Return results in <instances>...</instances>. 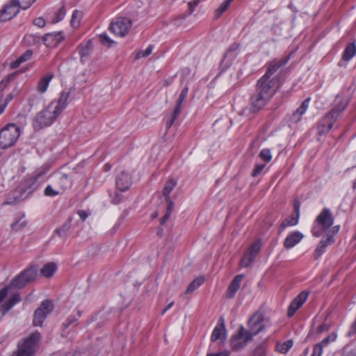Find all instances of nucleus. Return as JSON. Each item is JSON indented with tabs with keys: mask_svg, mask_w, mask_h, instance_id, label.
<instances>
[{
	"mask_svg": "<svg viewBox=\"0 0 356 356\" xmlns=\"http://www.w3.org/2000/svg\"><path fill=\"white\" fill-rule=\"evenodd\" d=\"M179 114L180 111H179V108H175L172 113L170 115L169 119L166 120L165 127L167 130H168L175 123L176 120L178 118Z\"/></svg>",
	"mask_w": 356,
	"mask_h": 356,
	"instance_id": "obj_42",
	"label": "nucleus"
},
{
	"mask_svg": "<svg viewBox=\"0 0 356 356\" xmlns=\"http://www.w3.org/2000/svg\"><path fill=\"white\" fill-rule=\"evenodd\" d=\"M122 196L120 194L116 193L115 197L113 200L114 204H118L122 202Z\"/></svg>",
	"mask_w": 356,
	"mask_h": 356,
	"instance_id": "obj_62",
	"label": "nucleus"
},
{
	"mask_svg": "<svg viewBox=\"0 0 356 356\" xmlns=\"http://www.w3.org/2000/svg\"><path fill=\"white\" fill-rule=\"evenodd\" d=\"M259 157L265 162H270L272 159L271 152L269 149L265 148L261 150Z\"/></svg>",
	"mask_w": 356,
	"mask_h": 356,
	"instance_id": "obj_46",
	"label": "nucleus"
},
{
	"mask_svg": "<svg viewBox=\"0 0 356 356\" xmlns=\"http://www.w3.org/2000/svg\"><path fill=\"white\" fill-rule=\"evenodd\" d=\"M21 134L20 127L9 123L0 129V149H6L13 146Z\"/></svg>",
	"mask_w": 356,
	"mask_h": 356,
	"instance_id": "obj_5",
	"label": "nucleus"
},
{
	"mask_svg": "<svg viewBox=\"0 0 356 356\" xmlns=\"http://www.w3.org/2000/svg\"><path fill=\"white\" fill-rule=\"evenodd\" d=\"M265 318L262 313H255L248 321L249 332L251 333L252 337L257 335L264 330L266 324L264 323Z\"/></svg>",
	"mask_w": 356,
	"mask_h": 356,
	"instance_id": "obj_15",
	"label": "nucleus"
},
{
	"mask_svg": "<svg viewBox=\"0 0 356 356\" xmlns=\"http://www.w3.org/2000/svg\"><path fill=\"white\" fill-rule=\"evenodd\" d=\"M24 199H26L25 197L22 195V193L19 190V188L17 187L15 190L8 194L3 205H15Z\"/></svg>",
	"mask_w": 356,
	"mask_h": 356,
	"instance_id": "obj_27",
	"label": "nucleus"
},
{
	"mask_svg": "<svg viewBox=\"0 0 356 356\" xmlns=\"http://www.w3.org/2000/svg\"><path fill=\"white\" fill-rule=\"evenodd\" d=\"M207 356H229V354L227 350H223L214 353H208Z\"/></svg>",
	"mask_w": 356,
	"mask_h": 356,
	"instance_id": "obj_59",
	"label": "nucleus"
},
{
	"mask_svg": "<svg viewBox=\"0 0 356 356\" xmlns=\"http://www.w3.org/2000/svg\"><path fill=\"white\" fill-rule=\"evenodd\" d=\"M293 345V340L289 339L283 343H277L276 350L281 353H286L292 348Z\"/></svg>",
	"mask_w": 356,
	"mask_h": 356,
	"instance_id": "obj_38",
	"label": "nucleus"
},
{
	"mask_svg": "<svg viewBox=\"0 0 356 356\" xmlns=\"http://www.w3.org/2000/svg\"><path fill=\"white\" fill-rule=\"evenodd\" d=\"M33 55V51L31 49L26 50L17 59L10 63V68L13 70L17 69L19 65L31 59Z\"/></svg>",
	"mask_w": 356,
	"mask_h": 356,
	"instance_id": "obj_31",
	"label": "nucleus"
},
{
	"mask_svg": "<svg viewBox=\"0 0 356 356\" xmlns=\"http://www.w3.org/2000/svg\"><path fill=\"white\" fill-rule=\"evenodd\" d=\"M81 316V312L77 311L76 316H70L68 317V318L66 320L65 323H63V330L64 331L67 329L74 327L75 325V323L77 321L78 318Z\"/></svg>",
	"mask_w": 356,
	"mask_h": 356,
	"instance_id": "obj_39",
	"label": "nucleus"
},
{
	"mask_svg": "<svg viewBox=\"0 0 356 356\" xmlns=\"http://www.w3.org/2000/svg\"><path fill=\"white\" fill-rule=\"evenodd\" d=\"M243 275H236L230 284L229 285L227 292H226V296L228 298H232L236 295V292L239 289L241 286V282L243 280Z\"/></svg>",
	"mask_w": 356,
	"mask_h": 356,
	"instance_id": "obj_28",
	"label": "nucleus"
},
{
	"mask_svg": "<svg viewBox=\"0 0 356 356\" xmlns=\"http://www.w3.org/2000/svg\"><path fill=\"white\" fill-rule=\"evenodd\" d=\"M355 54H356L355 44V43H348L343 52L342 59L346 61H349L355 56Z\"/></svg>",
	"mask_w": 356,
	"mask_h": 356,
	"instance_id": "obj_33",
	"label": "nucleus"
},
{
	"mask_svg": "<svg viewBox=\"0 0 356 356\" xmlns=\"http://www.w3.org/2000/svg\"><path fill=\"white\" fill-rule=\"evenodd\" d=\"M308 298V293L305 291L301 292L296 296L290 304L287 315L289 317L293 316L295 313L302 307Z\"/></svg>",
	"mask_w": 356,
	"mask_h": 356,
	"instance_id": "obj_19",
	"label": "nucleus"
},
{
	"mask_svg": "<svg viewBox=\"0 0 356 356\" xmlns=\"http://www.w3.org/2000/svg\"><path fill=\"white\" fill-rule=\"evenodd\" d=\"M131 20L127 17H118L110 24L109 29L114 34L123 37L126 35L131 27Z\"/></svg>",
	"mask_w": 356,
	"mask_h": 356,
	"instance_id": "obj_13",
	"label": "nucleus"
},
{
	"mask_svg": "<svg viewBox=\"0 0 356 356\" xmlns=\"http://www.w3.org/2000/svg\"><path fill=\"white\" fill-rule=\"evenodd\" d=\"M349 102L350 97L343 93L336 96L332 108L321 118L316 124L318 135L326 134L332 129L334 123L340 118Z\"/></svg>",
	"mask_w": 356,
	"mask_h": 356,
	"instance_id": "obj_2",
	"label": "nucleus"
},
{
	"mask_svg": "<svg viewBox=\"0 0 356 356\" xmlns=\"http://www.w3.org/2000/svg\"><path fill=\"white\" fill-rule=\"evenodd\" d=\"M63 33L61 31L46 33L42 40L44 44L48 47H56L60 42L64 40Z\"/></svg>",
	"mask_w": 356,
	"mask_h": 356,
	"instance_id": "obj_20",
	"label": "nucleus"
},
{
	"mask_svg": "<svg viewBox=\"0 0 356 356\" xmlns=\"http://www.w3.org/2000/svg\"><path fill=\"white\" fill-rule=\"evenodd\" d=\"M17 92L16 90H14L12 92L8 94L6 97H3V96L0 97V108L4 111L10 102L13 100L14 97L17 95Z\"/></svg>",
	"mask_w": 356,
	"mask_h": 356,
	"instance_id": "obj_36",
	"label": "nucleus"
},
{
	"mask_svg": "<svg viewBox=\"0 0 356 356\" xmlns=\"http://www.w3.org/2000/svg\"><path fill=\"white\" fill-rule=\"evenodd\" d=\"M54 74L48 73L44 75L38 82V90L44 93L47 90L50 81L53 79Z\"/></svg>",
	"mask_w": 356,
	"mask_h": 356,
	"instance_id": "obj_32",
	"label": "nucleus"
},
{
	"mask_svg": "<svg viewBox=\"0 0 356 356\" xmlns=\"http://www.w3.org/2000/svg\"><path fill=\"white\" fill-rule=\"evenodd\" d=\"M52 300L46 299L43 300L40 306L35 310L33 323L35 326L42 327L47 317L54 310Z\"/></svg>",
	"mask_w": 356,
	"mask_h": 356,
	"instance_id": "obj_9",
	"label": "nucleus"
},
{
	"mask_svg": "<svg viewBox=\"0 0 356 356\" xmlns=\"http://www.w3.org/2000/svg\"><path fill=\"white\" fill-rule=\"evenodd\" d=\"M77 15H79V11L77 10H75L73 11V13L72 15V19H71V24L72 26H75L76 23V18L77 17Z\"/></svg>",
	"mask_w": 356,
	"mask_h": 356,
	"instance_id": "obj_60",
	"label": "nucleus"
},
{
	"mask_svg": "<svg viewBox=\"0 0 356 356\" xmlns=\"http://www.w3.org/2000/svg\"><path fill=\"white\" fill-rule=\"evenodd\" d=\"M335 241L334 238H332V236L330 237H326L325 238H322L316 247L315 250V254L314 257L315 259H318L320 256H321L326 250V248L332 243H334Z\"/></svg>",
	"mask_w": 356,
	"mask_h": 356,
	"instance_id": "obj_30",
	"label": "nucleus"
},
{
	"mask_svg": "<svg viewBox=\"0 0 356 356\" xmlns=\"http://www.w3.org/2000/svg\"><path fill=\"white\" fill-rule=\"evenodd\" d=\"M177 181H175L174 179H170L166 182V184L163 189V195L165 197L166 200H168L170 198L169 195H170L171 191L177 186Z\"/></svg>",
	"mask_w": 356,
	"mask_h": 356,
	"instance_id": "obj_37",
	"label": "nucleus"
},
{
	"mask_svg": "<svg viewBox=\"0 0 356 356\" xmlns=\"http://www.w3.org/2000/svg\"><path fill=\"white\" fill-rule=\"evenodd\" d=\"M200 2V0H193V1H189L188 3V12L186 15L183 14L181 18L183 19H184L186 16L191 15L194 12L195 8L199 5Z\"/></svg>",
	"mask_w": 356,
	"mask_h": 356,
	"instance_id": "obj_45",
	"label": "nucleus"
},
{
	"mask_svg": "<svg viewBox=\"0 0 356 356\" xmlns=\"http://www.w3.org/2000/svg\"><path fill=\"white\" fill-rule=\"evenodd\" d=\"M10 289V286H5L0 290V312L3 315L6 314L22 300L20 293L16 292L12 295L8 300L4 302V300L9 293Z\"/></svg>",
	"mask_w": 356,
	"mask_h": 356,
	"instance_id": "obj_8",
	"label": "nucleus"
},
{
	"mask_svg": "<svg viewBox=\"0 0 356 356\" xmlns=\"http://www.w3.org/2000/svg\"><path fill=\"white\" fill-rule=\"evenodd\" d=\"M170 216L169 212H165V215L161 219V225H164L168 220Z\"/></svg>",
	"mask_w": 356,
	"mask_h": 356,
	"instance_id": "obj_63",
	"label": "nucleus"
},
{
	"mask_svg": "<svg viewBox=\"0 0 356 356\" xmlns=\"http://www.w3.org/2000/svg\"><path fill=\"white\" fill-rule=\"evenodd\" d=\"M49 356H71V355L66 353L58 352V353H54Z\"/></svg>",
	"mask_w": 356,
	"mask_h": 356,
	"instance_id": "obj_64",
	"label": "nucleus"
},
{
	"mask_svg": "<svg viewBox=\"0 0 356 356\" xmlns=\"http://www.w3.org/2000/svg\"><path fill=\"white\" fill-rule=\"evenodd\" d=\"M71 227V220L65 222L63 225L56 230L57 234L63 238H66L68 236L67 233Z\"/></svg>",
	"mask_w": 356,
	"mask_h": 356,
	"instance_id": "obj_34",
	"label": "nucleus"
},
{
	"mask_svg": "<svg viewBox=\"0 0 356 356\" xmlns=\"http://www.w3.org/2000/svg\"><path fill=\"white\" fill-rule=\"evenodd\" d=\"M35 1V0H17L20 8L23 10L28 9Z\"/></svg>",
	"mask_w": 356,
	"mask_h": 356,
	"instance_id": "obj_51",
	"label": "nucleus"
},
{
	"mask_svg": "<svg viewBox=\"0 0 356 356\" xmlns=\"http://www.w3.org/2000/svg\"><path fill=\"white\" fill-rule=\"evenodd\" d=\"M20 8L17 0H10L0 10L1 21L6 22L13 19L19 13Z\"/></svg>",
	"mask_w": 356,
	"mask_h": 356,
	"instance_id": "obj_16",
	"label": "nucleus"
},
{
	"mask_svg": "<svg viewBox=\"0 0 356 356\" xmlns=\"http://www.w3.org/2000/svg\"><path fill=\"white\" fill-rule=\"evenodd\" d=\"M41 336L36 331L18 342L17 356H35L38 350Z\"/></svg>",
	"mask_w": 356,
	"mask_h": 356,
	"instance_id": "obj_4",
	"label": "nucleus"
},
{
	"mask_svg": "<svg viewBox=\"0 0 356 356\" xmlns=\"http://www.w3.org/2000/svg\"><path fill=\"white\" fill-rule=\"evenodd\" d=\"M33 24L38 27L42 28L45 26L46 22L44 18L38 17L34 20Z\"/></svg>",
	"mask_w": 356,
	"mask_h": 356,
	"instance_id": "obj_58",
	"label": "nucleus"
},
{
	"mask_svg": "<svg viewBox=\"0 0 356 356\" xmlns=\"http://www.w3.org/2000/svg\"><path fill=\"white\" fill-rule=\"evenodd\" d=\"M252 334L248 330L241 327L237 334L234 335L231 339V346L234 350H240L243 348L251 339Z\"/></svg>",
	"mask_w": 356,
	"mask_h": 356,
	"instance_id": "obj_14",
	"label": "nucleus"
},
{
	"mask_svg": "<svg viewBox=\"0 0 356 356\" xmlns=\"http://www.w3.org/2000/svg\"><path fill=\"white\" fill-rule=\"evenodd\" d=\"M65 15V7H61L56 13V19L58 22L61 21Z\"/></svg>",
	"mask_w": 356,
	"mask_h": 356,
	"instance_id": "obj_55",
	"label": "nucleus"
},
{
	"mask_svg": "<svg viewBox=\"0 0 356 356\" xmlns=\"http://www.w3.org/2000/svg\"><path fill=\"white\" fill-rule=\"evenodd\" d=\"M204 282V277L195 278L187 287L186 293H190L197 289Z\"/></svg>",
	"mask_w": 356,
	"mask_h": 356,
	"instance_id": "obj_35",
	"label": "nucleus"
},
{
	"mask_svg": "<svg viewBox=\"0 0 356 356\" xmlns=\"http://www.w3.org/2000/svg\"><path fill=\"white\" fill-rule=\"evenodd\" d=\"M57 268H40V275L44 277H51L56 273Z\"/></svg>",
	"mask_w": 356,
	"mask_h": 356,
	"instance_id": "obj_48",
	"label": "nucleus"
},
{
	"mask_svg": "<svg viewBox=\"0 0 356 356\" xmlns=\"http://www.w3.org/2000/svg\"><path fill=\"white\" fill-rule=\"evenodd\" d=\"M339 229H340L339 225L331 227V229H328L326 237H330V236H331L332 238H334V235H336L339 232Z\"/></svg>",
	"mask_w": 356,
	"mask_h": 356,
	"instance_id": "obj_53",
	"label": "nucleus"
},
{
	"mask_svg": "<svg viewBox=\"0 0 356 356\" xmlns=\"http://www.w3.org/2000/svg\"><path fill=\"white\" fill-rule=\"evenodd\" d=\"M337 339V333L336 332H332L327 337L323 339L318 343L323 348H327L331 343L334 342Z\"/></svg>",
	"mask_w": 356,
	"mask_h": 356,
	"instance_id": "obj_41",
	"label": "nucleus"
},
{
	"mask_svg": "<svg viewBox=\"0 0 356 356\" xmlns=\"http://www.w3.org/2000/svg\"><path fill=\"white\" fill-rule=\"evenodd\" d=\"M231 3L232 2L229 0H225L222 1L219 7L216 10V17H219L224 12H225L230 6Z\"/></svg>",
	"mask_w": 356,
	"mask_h": 356,
	"instance_id": "obj_44",
	"label": "nucleus"
},
{
	"mask_svg": "<svg viewBox=\"0 0 356 356\" xmlns=\"http://www.w3.org/2000/svg\"><path fill=\"white\" fill-rule=\"evenodd\" d=\"M240 44L234 42L230 45L224 55L222 62L227 66H230L239 54Z\"/></svg>",
	"mask_w": 356,
	"mask_h": 356,
	"instance_id": "obj_22",
	"label": "nucleus"
},
{
	"mask_svg": "<svg viewBox=\"0 0 356 356\" xmlns=\"http://www.w3.org/2000/svg\"><path fill=\"white\" fill-rule=\"evenodd\" d=\"M153 49L154 46L152 44H149L145 50H140L136 54V59L148 56L152 54Z\"/></svg>",
	"mask_w": 356,
	"mask_h": 356,
	"instance_id": "obj_47",
	"label": "nucleus"
},
{
	"mask_svg": "<svg viewBox=\"0 0 356 356\" xmlns=\"http://www.w3.org/2000/svg\"><path fill=\"white\" fill-rule=\"evenodd\" d=\"M72 172H63L60 170L54 172L51 176L53 177V183L55 188L63 193L67 189L70 188L72 186Z\"/></svg>",
	"mask_w": 356,
	"mask_h": 356,
	"instance_id": "obj_11",
	"label": "nucleus"
},
{
	"mask_svg": "<svg viewBox=\"0 0 356 356\" xmlns=\"http://www.w3.org/2000/svg\"><path fill=\"white\" fill-rule=\"evenodd\" d=\"M261 248V241L260 239L254 242L244 254L241 260V267H248L254 260L257 254Z\"/></svg>",
	"mask_w": 356,
	"mask_h": 356,
	"instance_id": "obj_17",
	"label": "nucleus"
},
{
	"mask_svg": "<svg viewBox=\"0 0 356 356\" xmlns=\"http://www.w3.org/2000/svg\"><path fill=\"white\" fill-rule=\"evenodd\" d=\"M46 171L40 170L26 177L17 186L25 198L31 195L43 181Z\"/></svg>",
	"mask_w": 356,
	"mask_h": 356,
	"instance_id": "obj_6",
	"label": "nucleus"
},
{
	"mask_svg": "<svg viewBox=\"0 0 356 356\" xmlns=\"http://www.w3.org/2000/svg\"><path fill=\"white\" fill-rule=\"evenodd\" d=\"M39 268H25L19 275L13 280L10 288L21 289L25 286L29 282L35 279L38 275Z\"/></svg>",
	"mask_w": 356,
	"mask_h": 356,
	"instance_id": "obj_10",
	"label": "nucleus"
},
{
	"mask_svg": "<svg viewBox=\"0 0 356 356\" xmlns=\"http://www.w3.org/2000/svg\"><path fill=\"white\" fill-rule=\"evenodd\" d=\"M279 88L277 78L268 79L261 76L257 83L256 92L270 100Z\"/></svg>",
	"mask_w": 356,
	"mask_h": 356,
	"instance_id": "obj_7",
	"label": "nucleus"
},
{
	"mask_svg": "<svg viewBox=\"0 0 356 356\" xmlns=\"http://www.w3.org/2000/svg\"><path fill=\"white\" fill-rule=\"evenodd\" d=\"M226 329L224 323V320L220 318L219 323L214 327L211 339L212 341H216L217 340H222L224 339L225 336Z\"/></svg>",
	"mask_w": 356,
	"mask_h": 356,
	"instance_id": "obj_29",
	"label": "nucleus"
},
{
	"mask_svg": "<svg viewBox=\"0 0 356 356\" xmlns=\"http://www.w3.org/2000/svg\"><path fill=\"white\" fill-rule=\"evenodd\" d=\"M92 47V42L90 40L86 42H81L78 45L77 50L80 56V60L83 64H85L88 60Z\"/></svg>",
	"mask_w": 356,
	"mask_h": 356,
	"instance_id": "obj_24",
	"label": "nucleus"
},
{
	"mask_svg": "<svg viewBox=\"0 0 356 356\" xmlns=\"http://www.w3.org/2000/svg\"><path fill=\"white\" fill-rule=\"evenodd\" d=\"M328 330L329 325L326 323H322L317 327L316 333L321 334L324 332H327Z\"/></svg>",
	"mask_w": 356,
	"mask_h": 356,
	"instance_id": "obj_57",
	"label": "nucleus"
},
{
	"mask_svg": "<svg viewBox=\"0 0 356 356\" xmlns=\"http://www.w3.org/2000/svg\"><path fill=\"white\" fill-rule=\"evenodd\" d=\"M77 213H78L79 216L80 217V218L83 221L86 220V219L88 217V213L84 210H79L77 212Z\"/></svg>",
	"mask_w": 356,
	"mask_h": 356,
	"instance_id": "obj_61",
	"label": "nucleus"
},
{
	"mask_svg": "<svg viewBox=\"0 0 356 356\" xmlns=\"http://www.w3.org/2000/svg\"><path fill=\"white\" fill-rule=\"evenodd\" d=\"M70 92L62 91L58 99L51 101L41 111L38 113L33 120V126L35 131L51 126L58 116L67 107Z\"/></svg>",
	"mask_w": 356,
	"mask_h": 356,
	"instance_id": "obj_1",
	"label": "nucleus"
},
{
	"mask_svg": "<svg viewBox=\"0 0 356 356\" xmlns=\"http://www.w3.org/2000/svg\"><path fill=\"white\" fill-rule=\"evenodd\" d=\"M188 92V86H186L182 88L181 93L178 97V99L177 101V104L175 108H179V111L180 112L181 109V105L187 97Z\"/></svg>",
	"mask_w": 356,
	"mask_h": 356,
	"instance_id": "obj_40",
	"label": "nucleus"
},
{
	"mask_svg": "<svg viewBox=\"0 0 356 356\" xmlns=\"http://www.w3.org/2000/svg\"><path fill=\"white\" fill-rule=\"evenodd\" d=\"M10 81V78L6 77L3 79L0 82V92H2L8 86Z\"/></svg>",
	"mask_w": 356,
	"mask_h": 356,
	"instance_id": "obj_56",
	"label": "nucleus"
},
{
	"mask_svg": "<svg viewBox=\"0 0 356 356\" xmlns=\"http://www.w3.org/2000/svg\"><path fill=\"white\" fill-rule=\"evenodd\" d=\"M26 226V222L25 220H19L17 222H15L11 225V228L15 232H18L19 230H22Z\"/></svg>",
	"mask_w": 356,
	"mask_h": 356,
	"instance_id": "obj_50",
	"label": "nucleus"
},
{
	"mask_svg": "<svg viewBox=\"0 0 356 356\" xmlns=\"http://www.w3.org/2000/svg\"><path fill=\"white\" fill-rule=\"evenodd\" d=\"M115 183L118 189L124 192L128 190L132 184L131 175L125 171H122L116 177Z\"/></svg>",
	"mask_w": 356,
	"mask_h": 356,
	"instance_id": "obj_23",
	"label": "nucleus"
},
{
	"mask_svg": "<svg viewBox=\"0 0 356 356\" xmlns=\"http://www.w3.org/2000/svg\"><path fill=\"white\" fill-rule=\"evenodd\" d=\"M290 56H286L280 60H273L268 65L266 73L262 76L264 77L270 79V76L278 70L282 66L286 64L289 60Z\"/></svg>",
	"mask_w": 356,
	"mask_h": 356,
	"instance_id": "obj_21",
	"label": "nucleus"
},
{
	"mask_svg": "<svg viewBox=\"0 0 356 356\" xmlns=\"http://www.w3.org/2000/svg\"><path fill=\"white\" fill-rule=\"evenodd\" d=\"M295 213L290 215L288 218H285L280 224L278 229L279 234H281L287 227L295 226L298 223L300 217V204L295 202L294 204Z\"/></svg>",
	"mask_w": 356,
	"mask_h": 356,
	"instance_id": "obj_18",
	"label": "nucleus"
},
{
	"mask_svg": "<svg viewBox=\"0 0 356 356\" xmlns=\"http://www.w3.org/2000/svg\"><path fill=\"white\" fill-rule=\"evenodd\" d=\"M304 235L298 231L290 233L284 241V246L286 249H291L299 243L303 238Z\"/></svg>",
	"mask_w": 356,
	"mask_h": 356,
	"instance_id": "obj_26",
	"label": "nucleus"
},
{
	"mask_svg": "<svg viewBox=\"0 0 356 356\" xmlns=\"http://www.w3.org/2000/svg\"><path fill=\"white\" fill-rule=\"evenodd\" d=\"M323 348L318 343L314 345L311 356H321L323 353Z\"/></svg>",
	"mask_w": 356,
	"mask_h": 356,
	"instance_id": "obj_52",
	"label": "nucleus"
},
{
	"mask_svg": "<svg viewBox=\"0 0 356 356\" xmlns=\"http://www.w3.org/2000/svg\"><path fill=\"white\" fill-rule=\"evenodd\" d=\"M99 40L101 42L105 45L110 46L113 41L110 39V38L106 34L102 33L99 35Z\"/></svg>",
	"mask_w": 356,
	"mask_h": 356,
	"instance_id": "obj_54",
	"label": "nucleus"
},
{
	"mask_svg": "<svg viewBox=\"0 0 356 356\" xmlns=\"http://www.w3.org/2000/svg\"><path fill=\"white\" fill-rule=\"evenodd\" d=\"M44 194L46 196L55 197L62 194V192L56 188H54L51 185H48L44 189Z\"/></svg>",
	"mask_w": 356,
	"mask_h": 356,
	"instance_id": "obj_43",
	"label": "nucleus"
},
{
	"mask_svg": "<svg viewBox=\"0 0 356 356\" xmlns=\"http://www.w3.org/2000/svg\"><path fill=\"white\" fill-rule=\"evenodd\" d=\"M266 167V164H262V163H258V164H255L254 166V168L252 171V176L253 177H256L257 176H259L261 172L263 171V170Z\"/></svg>",
	"mask_w": 356,
	"mask_h": 356,
	"instance_id": "obj_49",
	"label": "nucleus"
},
{
	"mask_svg": "<svg viewBox=\"0 0 356 356\" xmlns=\"http://www.w3.org/2000/svg\"><path fill=\"white\" fill-rule=\"evenodd\" d=\"M334 218L328 208H323L321 213L316 218L312 233L316 237L321 236L323 233L327 231L333 225Z\"/></svg>",
	"mask_w": 356,
	"mask_h": 356,
	"instance_id": "obj_3",
	"label": "nucleus"
},
{
	"mask_svg": "<svg viewBox=\"0 0 356 356\" xmlns=\"http://www.w3.org/2000/svg\"><path fill=\"white\" fill-rule=\"evenodd\" d=\"M270 100L265 97L256 92L250 97V106L243 109V115H255L261 111Z\"/></svg>",
	"mask_w": 356,
	"mask_h": 356,
	"instance_id": "obj_12",
	"label": "nucleus"
},
{
	"mask_svg": "<svg viewBox=\"0 0 356 356\" xmlns=\"http://www.w3.org/2000/svg\"><path fill=\"white\" fill-rule=\"evenodd\" d=\"M310 97L305 99L300 104V106L292 113L290 116V121L293 123H297L302 119V116L305 113L308 109Z\"/></svg>",
	"mask_w": 356,
	"mask_h": 356,
	"instance_id": "obj_25",
	"label": "nucleus"
}]
</instances>
